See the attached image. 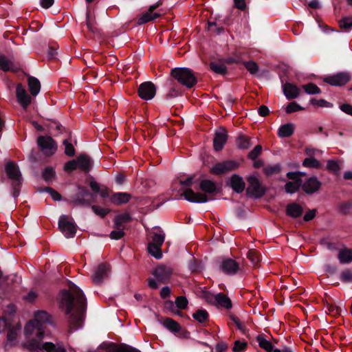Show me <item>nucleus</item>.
<instances>
[{"label":"nucleus","instance_id":"11","mask_svg":"<svg viewBox=\"0 0 352 352\" xmlns=\"http://www.w3.org/2000/svg\"><path fill=\"white\" fill-rule=\"evenodd\" d=\"M156 86L151 81L141 83L138 88V96L144 100L153 99L156 94Z\"/></svg>","mask_w":352,"mask_h":352},{"label":"nucleus","instance_id":"49","mask_svg":"<svg viewBox=\"0 0 352 352\" xmlns=\"http://www.w3.org/2000/svg\"><path fill=\"white\" fill-rule=\"evenodd\" d=\"M236 144L241 149H247L250 146V140L245 135H240L236 140Z\"/></svg>","mask_w":352,"mask_h":352},{"label":"nucleus","instance_id":"33","mask_svg":"<svg viewBox=\"0 0 352 352\" xmlns=\"http://www.w3.org/2000/svg\"><path fill=\"white\" fill-rule=\"evenodd\" d=\"M338 260L342 264L350 263L352 262V249L344 248L340 250L338 255Z\"/></svg>","mask_w":352,"mask_h":352},{"label":"nucleus","instance_id":"61","mask_svg":"<svg viewBox=\"0 0 352 352\" xmlns=\"http://www.w3.org/2000/svg\"><path fill=\"white\" fill-rule=\"evenodd\" d=\"M48 127L50 129H55L59 133H63V132H68L70 133L69 131H68L60 123L58 122H56L55 120L52 121L49 125Z\"/></svg>","mask_w":352,"mask_h":352},{"label":"nucleus","instance_id":"8","mask_svg":"<svg viewBox=\"0 0 352 352\" xmlns=\"http://www.w3.org/2000/svg\"><path fill=\"white\" fill-rule=\"evenodd\" d=\"M37 144L41 151L46 156L53 155L58 148L56 141L48 135H40L37 138Z\"/></svg>","mask_w":352,"mask_h":352},{"label":"nucleus","instance_id":"20","mask_svg":"<svg viewBox=\"0 0 352 352\" xmlns=\"http://www.w3.org/2000/svg\"><path fill=\"white\" fill-rule=\"evenodd\" d=\"M109 270V265L107 263H100L98 265L92 276V280L94 284L100 285L107 276Z\"/></svg>","mask_w":352,"mask_h":352},{"label":"nucleus","instance_id":"59","mask_svg":"<svg viewBox=\"0 0 352 352\" xmlns=\"http://www.w3.org/2000/svg\"><path fill=\"white\" fill-rule=\"evenodd\" d=\"M91 209L96 214L101 217L102 218L104 217L109 212V209H106L96 205L91 206Z\"/></svg>","mask_w":352,"mask_h":352},{"label":"nucleus","instance_id":"27","mask_svg":"<svg viewBox=\"0 0 352 352\" xmlns=\"http://www.w3.org/2000/svg\"><path fill=\"white\" fill-rule=\"evenodd\" d=\"M199 188L202 192L210 195H214L218 191L216 183L214 181L208 179L201 180L199 183Z\"/></svg>","mask_w":352,"mask_h":352},{"label":"nucleus","instance_id":"21","mask_svg":"<svg viewBox=\"0 0 352 352\" xmlns=\"http://www.w3.org/2000/svg\"><path fill=\"white\" fill-rule=\"evenodd\" d=\"M282 83L283 91L287 99H295L300 96L301 91L296 85L291 82Z\"/></svg>","mask_w":352,"mask_h":352},{"label":"nucleus","instance_id":"52","mask_svg":"<svg viewBox=\"0 0 352 352\" xmlns=\"http://www.w3.org/2000/svg\"><path fill=\"white\" fill-rule=\"evenodd\" d=\"M160 232L161 233H153V236H151L152 241L150 243L162 246L164 241L165 234L162 231H160Z\"/></svg>","mask_w":352,"mask_h":352},{"label":"nucleus","instance_id":"6","mask_svg":"<svg viewBox=\"0 0 352 352\" xmlns=\"http://www.w3.org/2000/svg\"><path fill=\"white\" fill-rule=\"evenodd\" d=\"M43 340H36L35 338H30L24 343L23 346L28 351H45L47 352H66L63 346H56L54 343L47 342L41 343Z\"/></svg>","mask_w":352,"mask_h":352},{"label":"nucleus","instance_id":"28","mask_svg":"<svg viewBox=\"0 0 352 352\" xmlns=\"http://www.w3.org/2000/svg\"><path fill=\"white\" fill-rule=\"evenodd\" d=\"M0 69L4 72L18 71V67L11 60L8 58L5 55H0Z\"/></svg>","mask_w":352,"mask_h":352},{"label":"nucleus","instance_id":"51","mask_svg":"<svg viewBox=\"0 0 352 352\" xmlns=\"http://www.w3.org/2000/svg\"><path fill=\"white\" fill-rule=\"evenodd\" d=\"M247 257L254 266L260 261L259 253L255 250H248Z\"/></svg>","mask_w":352,"mask_h":352},{"label":"nucleus","instance_id":"37","mask_svg":"<svg viewBox=\"0 0 352 352\" xmlns=\"http://www.w3.org/2000/svg\"><path fill=\"white\" fill-rule=\"evenodd\" d=\"M163 325L173 333H178L181 330L180 324L170 318H166L163 321Z\"/></svg>","mask_w":352,"mask_h":352},{"label":"nucleus","instance_id":"18","mask_svg":"<svg viewBox=\"0 0 352 352\" xmlns=\"http://www.w3.org/2000/svg\"><path fill=\"white\" fill-rule=\"evenodd\" d=\"M16 96L19 103L24 109H26L32 102V98L27 93L21 83H18L16 87Z\"/></svg>","mask_w":352,"mask_h":352},{"label":"nucleus","instance_id":"56","mask_svg":"<svg viewBox=\"0 0 352 352\" xmlns=\"http://www.w3.org/2000/svg\"><path fill=\"white\" fill-rule=\"evenodd\" d=\"M188 300L187 298L184 296H179L176 298L175 300V306L177 308L180 309H184L188 306Z\"/></svg>","mask_w":352,"mask_h":352},{"label":"nucleus","instance_id":"23","mask_svg":"<svg viewBox=\"0 0 352 352\" xmlns=\"http://www.w3.org/2000/svg\"><path fill=\"white\" fill-rule=\"evenodd\" d=\"M78 168L87 173L92 168L93 160L87 154H80L76 158Z\"/></svg>","mask_w":352,"mask_h":352},{"label":"nucleus","instance_id":"1","mask_svg":"<svg viewBox=\"0 0 352 352\" xmlns=\"http://www.w3.org/2000/svg\"><path fill=\"white\" fill-rule=\"evenodd\" d=\"M60 307L68 316L69 332L82 327L87 300L82 290L72 282H69V289L60 292Z\"/></svg>","mask_w":352,"mask_h":352},{"label":"nucleus","instance_id":"57","mask_svg":"<svg viewBox=\"0 0 352 352\" xmlns=\"http://www.w3.org/2000/svg\"><path fill=\"white\" fill-rule=\"evenodd\" d=\"M262 146L258 144L256 145L253 150H252L248 155V157L250 160H255L262 152Z\"/></svg>","mask_w":352,"mask_h":352},{"label":"nucleus","instance_id":"12","mask_svg":"<svg viewBox=\"0 0 352 352\" xmlns=\"http://www.w3.org/2000/svg\"><path fill=\"white\" fill-rule=\"evenodd\" d=\"M241 270L239 263L230 258H221V272L230 276L236 275Z\"/></svg>","mask_w":352,"mask_h":352},{"label":"nucleus","instance_id":"14","mask_svg":"<svg viewBox=\"0 0 352 352\" xmlns=\"http://www.w3.org/2000/svg\"><path fill=\"white\" fill-rule=\"evenodd\" d=\"M172 273L173 270L170 267L165 265H160L153 270L152 274L155 276L158 282L166 284L168 283Z\"/></svg>","mask_w":352,"mask_h":352},{"label":"nucleus","instance_id":"2","mask_svg":"<svg viewBox=\"0 0 352 352\" xmlns=\"http://www.w3.org/2000/svg\"><path fill=\"white\" fill-rule=\"evenodd\" d=\"M44 323H51V316L43 310L36 312L34 319L29 321L25 326L26 340L30 338L43 340L45 336Z\"/></svg>","mask_w":352,"mask_h":352},{"label":"nucleus","instance_id":"16","mask_svg":"<svg viewBox=\"0 0 352 352\" xmlns=\"http://www.w3.org/2000/svg\"><path fill=\"white\" fill-rule=\"evenodd\" d=\"M322 183L315 176L307 179L304 182L302 180L301 188L307 195H312L321 187Z\"/></svg>","mask_w":352,"mask_h":352},{"label":"nucleus","instance_id":"17","mask_svg":"<svg viewBox=\"0 0 352 352\" xmlns=\"http://www.w3.org/2000/svg\"><path fill=\"white\" fill-rule=\"evenodd\" d=\"M182 195L186 200L192 203H206L210 200L204 193L195 192L191 188L186 189Z\"/></svg>","mask_w":352,"mask_h":352},{"label":"nucleus","instance_id":"22","mask_svg":"<svg viewBox=\"0 0 352 352\" xmlns=\"http://www.w3.org/2000/svg\"><path fill=\"white\" fill-rule=\"evenodd\" d=\"M205 63L210 69L217 74H220V55L217 52H211Z\"/></svg>","mask_w":352,"mask_h":352},{"label":"nucleus","instance_id":"46","mask_svg":"<svg viewBox=\"0 0 352 352\" xmlns=\"http://www.w3.org/2000/svg\"><path fill=\"white\" fill-rule=\"evenodd\" d=\"M204 296L208 302L215 305L217 308L220 307V293L214 295L210 292H206Z\"/></svg>","mask_w":352,"mask_h":352},{"label":"nucleus","instance_id":"19","mask_svg":"<svg viewBox=\"0 0 352 352\" xmlns=\"http://www.w3.org/2000/svg\"><path fill=\"white\" fill-rule=\"evenodd\" d=\"M203 164L208 168L210 174L220 175V162L213 156L206 155L203 157Z\"/></svg>","mask_w":352,"mask_h":352},{"label":"nucleus","instance_id":"36","mask_svg":"<svg viewBox=\"0 0 352 352\" xmlns=\"http://www.w3.org/2000/svg\"><path fill=\"white\" fill-rule=\"evenodd\" d=\"M240 163L236 160H226L221 162V174L232 171L239 167Z\"/></svg>","mask_w":352,"mask_h":352},{"label":"nucleus","instance_id":"38","mask_svg":"<svg viewBox=\"0 0 352 352\" xmlns=\"http://www.w3.org/2000/svg\"><path fill=\"white\" fill-rule=\"evenodd\" d=\"M281 170L282 166L280 164H270L265 166L263 169V173L268 177L280 173Z\"/></svg>","mask_w":352,"mask_h":352},{"label":"nucleus","instance_id":"13","mask_svg":"<svg viewBox=\"0 0 352 352\" xmlns=\"http://www.w3.org/2000/svg\"><path fill=\"white\" fill-rule=\"evenodd\" d=\"M351 76L347 72H338L336 74L327 76L324 78V82L332 86H343L351 80Z\"/></svg>","mask_w":352,"mask_h":352},{"label":"nucleus","instance_id":"25","mask_svg":"<svg viewBox=\"0 0 352 352\" xmlns=\"http://www.w3.org/2000/svg\"><path fill=\"white\" fill-rule=\"evenodd\" d=\"M169 86V90L164 97L165 100H168L177 98L178 96H182L184 89L181 85H177L175 82L173 80L170 82Z\"/></svg>","mask_w":352,"mask_h":352},{"label":"nucleus","instance_id":"45","mask_svg":"<svg viewBox=\"0 0 352 352\" xmlns=\"http://www.w3.org/2000/svg\"><path fill=\"white\" fill-rule=\"evenodd\" d=\"M302 88L307 94H318L321 93V89L313 82L303 85Z\"/></svg>","mask_w":352,"mask_h":352},{"label":"nucleus","instance_id":"48","mask_svg":"<svg viewBox=\"0 0 352 352\" xmlns=\"http://www.w3.org/2000/svg\"><path fill=\"white\" fill-rule=\"evenodd\" d=\"M56 176V172L51 166L45 168L42 173V177L46 182H49Z\"/></svg>","mask_w":352,"mask_h":352},{"label":"nucleus","instance_id":"53","mask_svg":"<svg viewBox=\"0 0 352 352\" xmlns=\"http://www.w3.org/2000/svg\"><path fill=\"white\" fill-rule=\"evenodd\" d=\"M248 349V343L245 341L236 340L232 347L233 352H245Z\"/></svg>","mask_w":352,"mask_h":352},{"label":"nucleus","instance_id":"44","mask_svg":"<svg viewBox=\"0 0 352 352\" xmlns=\"http://www.w3.org/2000/svg\"><path fill=\"white\" fill-rule=\"evenodd\" d=\"M302 166L307 168H314L320 169L322 168V164L314 157H307L302 162Z\"/></svg>","mask_w":352,"mask_h":352},{"label":"nucleus","instance_id":"32","mask_svg":"<svg viewBox=\"0 0 352 352\" xmlns=\"http://www.w3.org/2000/svg\"><path fill=\"white\" fill-rule=\"evenodd\" d=\"M294 126L292 123L281 125L278 131V135L280 138H289L294 134Z\"/></svg>","mask_w":352,"mask_h":352},{"label":"nucleus","instance_id":"47","mask_svg":"<svg viewBox=\"0 0 352 352\" xmlns=\"http://www.w3.org/2000/svg\"><path fill=\"white\" fill-rule=\"evenodd\" d=\"M339 26L342 30L349 32L352 29V16L343 17L339 21Z\"/></svg>","mask_w":352,"mask_h":352},{"label":"nucleus","instance_id":"31","mask_svg":"<svg viewBox=\"0 0 352 352\" xmlns=\"http://www.w3.org/2000/svg\"><path fill=\"white\" fill-rule=\"evenodd\" d=\"M28 89L33 96L38 95L41 90L40 81L34 76H29L28 79Z\"/></svg>","mask_w":352,"mask_h":352},{"label":"nucleus","instance_id":"26","mask_svg":"<svg viewBox=\"0 0 352 352\" xmlns=\"http://www.w3.org/2000/svg\"><path fill=\"white\" fill-rule=\"evenodd\" d=\"M285 213L287 216L296 219L302 216L303 208L299 204L293 202L287 206Z\"/></svg>","mask_w":352,"mask_h":352},{"label":"nucleus","instance_id":"4","mask_svg":"<svg viewBox=\"0 0 352 352\" xmlns=\"http://www.w3.org/2000/svg\"><path fill=\"white\" fill-rule=\"evenodd\" d=\"M170 76L182 87L192 88L197 83V77L193 70L188 67H175L171 69Z\"/></svg>","mask_w":352,"mask_h":352},{"label":"nucleus","instance_id":"35","mask_svg":"<svg viewBox=\"0 0 352 352\" xmlns=\"http://www.w3.org/2000/svg\"><path fill=\"white\" fill-rule=\"evenodd\" d=\"M302 179H296L293 182H287L285 185V190L288 194H294L298 192L301 188Z\"/></svg>","mask_w":352,"mask_h":352},{"label":"nucleus","instance_id":"34","mask_svg":"<svg viewBox=\"0 0 352 352\" xmlns=\"http://www.w3.org/2000/svg\"><path fill=\"white\" fill-rule=\"evenodd\" d=\"M96 23L94 15L89 10H87L86 12V26L87 30L94 34L98 32V28L96 27Z\"/></svg>","mask_w":352,"mask_h":352},{"label":"nucleus","instance_id":"64","mask_svg":"<svg viewBox=\"0 0 352 352\" xmlns=\"http://www.w3.org/2000/svg\"><path fill=\"white\" fill-rule=\"evenodd\" d=\"M125 235V232H124V230H116L114 229L112 230L109 234V236L111 239L113 240H119L122 237H123Z\"/></svg>","mask_w":352,"mask_h":352},{"label":"nucleus","instance_id":"40","mask_svg":"<svg viewBox=\"0 0 352 352\" xmlns=\"http://www.w3.org/2000/svg\"><path fill=\"white\" fill-rule=\"evenodd\" d=\"M338 211L344 215L352 214V200L340 202L338 206Z\"/></svg>","mask_w":352,"mask_h":352},{"label":"nucleus","instance_id":"39","mask_svg":"<svg viewBox=\"0 0 352 352\" xmlns=\"http://www.w3.org/2000/svg\"><path fill=\"white\" fill-rule=\"evenodd\" d=\"M206 30L209 36L212 37L217 36L220 34V25L217 21L209 20Z\"/></svg>","mask_w":352,"mask_h":352},{"label":"nucleus","instance_id":"50","mask_svg":"<svg viewBox=\"0 0 352 352\" xmlns=\"http://www.w3.org/2000/svg\"><path fill=\"white\" fill-rule=\"evenodd\" d=\"M241 64L245 66L251 74H255L258 71V65L254 61H242Z\"/></svg>","mask_w":352,"mask_h":352},{"label":"nucleus","instance_id":"60","mask_svg":"<svg viewBox=\"0 0 352 352\" xmlns=\"http://www.w3.org/2000/svg\"><path fill=\"white\" fill-rule=\"evenodd\" d=\"M78 168L76 160H72L66 162L64 165V170L66 172H72Z\"/></svg>","mask_w":352,"mask_h":352},{"label":"nucleus","instance_id":"3","mask_svg":"<svg viewBox=\"0 0 352 352\" xmlns=\"http://www.w3.org/2000/svg\"><path fill=\"white\" fill-rule=\"evenodd\" d=\"M5 172L8 179L10 180L11 194L16 199L20 195L23 178L19 166L12 161L8 162L5 165Z\"/></svg>","mask_w":352,"mask_h":352},{"label":"nucleus","instance_id":"62","mask_svg":"<svg viewBox=\"0 0 352 352\" xmlns=\"http://www.w3.org/2000/svg\"><path fill=\"white\" fill-rule=\"evenodd\" d=\"M44 191L48 192L54 201H60L62 199L61 195L51 187H45Z\"/></svg>","mask_w":352,"mask_h":352},{"label":"nucleus","instance_id":"63","mask_svg":"<svg viewBox=\"0 0 352 352\" xmlns=\"http://www.w3.org/2000/svg\"><path fill=\"white\" fill-rule=\"evenodd\" d=\"M327 168L335 173H337L340 170V166L337 162L334 160H329L327 164Z\"/></svg>","mask_w":352,"mask_h":352},{"label":"nucleus","instance_id":"58","mask_svg":"<svg viewBox=\"0 0 352 352\" xmlns=\"http://www.w3.org/2000/svg\"><path fill=\"white\" fill-rule=\"evenodd\" d=\"M304 109L296 102H292L288 104L286 107L285 111L287 113H292Z\"/></svg>","mask_w":352,"mask_h":352},{"label":"nucleus","instance_id":"7","mask_svg":"<svg viewBox=\"0 0 352 352\" xmlns=\"http://www.w3.org/2000/svg\"><path fill=\"white\" fill-rule=\"evenodd\" d=\"M246 180L249 184L248 187L246 188V195L248 197L258 199L265 195L267 190L266 188L261 184L258 178L256 175H248L246 177Z\"/></svg>","mask_w":352,"mask_h":352},{"label":"nucleus","instance_id":"29","mask_svg":"<svg viewBox=\"0 0 352 352\" xmlns=\"http://www.w3.org/2000/svg\"><path fill=\"white\" fill-rule=\"evenodd\" d=\"M109 352H141L138 349L126 344H120L119 346L114 342H110L107 347Z\"/></svg>","mask_w":352,"mask_h":352},{"label":"nucleus","instance_id":"55","mask_svg":"<svg viewBox=\"0 0 352 352\" xmlns=\"http://www.w3.org/2000/svg\"><path fill=\"white\" fill-rule=\"evenodd\" d=\"M340 279L343 283H352V270L346 269L342 271Z\"/></svg>","mask_w":352,"mask_h":352},{"label":"nucleus","instance_id":"24","mask_svg":"<svg viewBox=\"0 0 352 352\" xmlns=\"http://www.w3.org/2000/svg\"><path fill=\"white\" fill-rule=\"evenodd\" d=\"M230 186L236 193L243 192L245 188V183L243 177L237 174H234L230 177Z\"/></svg>","mask_w":352,"mask_h":352},{"label":"nucleus","instance_id":"15","mask_svg":"<svg viewBox=\"0 0 352 352\" xmlns=\"http://www.w3.org/2000/svg\"><path fill=\"white\" fill-rule=\"evenodd\" d=\"M256 340L258 346L267 352H294L292 348L287 346H283L282 349H274L272 342L267 340L263 334L257 336Z\"/></svg>","mask_w":352,"mask_h":352},{"label":"nucleus","instance_id":"54","mask_svg":"<svg viewBox=\"0 0 352 352\" xmlns=\"http://www.w3.org/2000/svg\"><path fill=\"white\" fill-rule=\"evenodd\" d=\"M65 146V153L69 157H73L75 155V148L71 142L67 139H65L63 142Z\"/></svg>","mask_w":352,"mask_h":352},{"label":"nucleus","instance_id":"41","mask_svg":"<svg viewBox=\"0 0 352 352\" xmlns=\"http://www.w3.org/2000/svg\"><path fill=\"white\" fill-rule=\"evenodd\" d=\"M160 14L155 12L154 14H151V12H146L143 13L141 16L138 19V23L139 25H142L148 22L154 21L155 19L160 17Z\"/></svg>","mask_w":352,"mask_h":352},{"label":"nucleus","instance_id":"5","mask_svg":"<svg viewBox=\"0 0 352 352\" xmlns=\"http://www.w3.org/2000/svg\"><path fill=\"white\" fill-rule=\"evenodd\" d=\"M234 304L231 298L223 292H221V311L223 309V316L228 318V325L231 327L235 324L239 330L243 333L247 330L246 327L241 322L240 319L236 316L232 311Z\"/></svg>","mask_w":352,"mask_h":352},{"label":"nucleus","instance_id":"30","mask_svg":"<svg viewBox=\"0 0 352 352\" xmlns=\"http://www.w3.org/2000/svg\"><path fill=\"white\" fill-rule=\"evenodd\" d=\"M131 198L128 192H114L110 197V200L116 205H122L128 203Z\"/></svg>","mask_w":352,"mask_h":352},{"label":"nucleus","instance_id":"10","mask_svg":"<svg viewBox=\"0 0 352 352\" xmlns=\"http://www.w3.org/2000/svg\"><path fill=\"white\" fill-rule=\"evenodd\" d=\"M58 228L67 238H73L76 233L77 226L67 215H62L58 220Z\"/></svg>","mask_w":352,"mask_h":352},{"label":"nucleus","instance_id":"43","mask_svg":"<svg viewBox=\"0 0 352 352\" xmlns=\"http://www.w3.org/2000/svg\"><path fill=\"white\" fill-rule=\"evenodd\" d=\"M208 313L206 310L199 309L197 310L193 314L192 318L200 323L205 322L208 320Z\"/></svg>","mask_w":352,"mask_h":352},{"label":"nucleus","instance_id":"42","mask_svg":"<svg viewBox=\"0 0 352 352\" xmlns=\"http://www.w3.org/2000/svg\"><path fill=\"white\" fill-rule=\"evenodd\" d=\"M160 245H157L152 243H148V253L152 255L156 259H160L162 257V252Z\"/></svg>","mask_w":352,"mask_h":352},{"label":"nucleus","instance_id":"9","mask_svg":"<svg viewBox=\"0 0 352 352\" xmlns=\"http://www.w3.org/2000/svg\"><path fill=\"white\" fill-rule=\"evenodd\" d=\"M78 189L79 191L72 197L71 203L76 206H90L95 201V195L87 188L79 186Z\"/></svg>","mask_w":352,"mask_h":352}]
</instances>
